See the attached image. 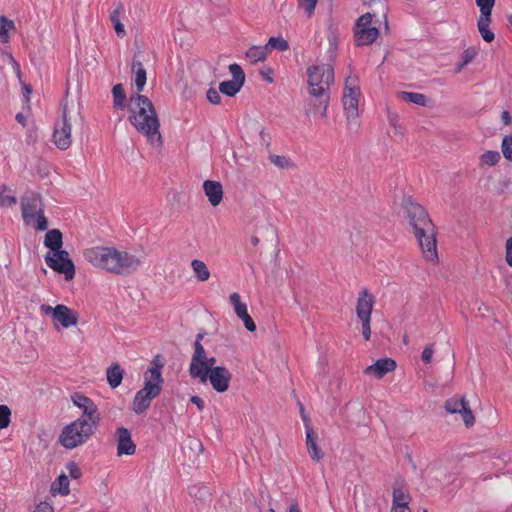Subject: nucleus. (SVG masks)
I'll list each match as a JSON object with an SVG mask.
<instances>
[{
    "instance_id": "f257e3e1",
    "label": "nucleus",
    "mask_w": 512,
    "mask_h": 512,
    "mask_svg": "<svg viewBox=\"0 0 512 512\" xmlns=\"http://www.w3.org/2000/svg\"><path fill=\"white\" fill-rule=\"evenodd\" d=\"M129 122L148 142L161 148L163 138L160 133V120L152 101L144 95L135 94L130 97Z\"/></svg>"
},
{
    "instance_id": "f03ea898",
    "label": "nucleus",
    "mask_w": 512,
    "mask_h": 512,
    "mask_svg": "<svg viewBox=\"0 0 512 512\" xmlns=\"http://www.w3.org/2000/svg\"><path fill=\"white\" fill-rule=\"evenodd\" d=\"M405 213L425 259L427 261H436L438 259L437 231L428 212L421 205L410 202L405 206Z\"/></svg>"
},
{
    "instance_id": "7ed1b4c3",
    "label": "nucleus",
    "mask_w": 512,
    "mask_h": 512,
    "mask_svg": "<svg viewBox=\"0 0 512 512\" xmlns=\"http://www.w3.org/2000/svg\"><path fill=\"white\" fill-rule=\"evenodd\" d=\"M85 259L95 267L117 275L129 274L141 264L139 258L114 247H92L84 251Z\"/></svg>"
},
{
    "instance_id": "20e7f679",
    "label": "nucleus",
    "mask_w": 512,
    "mask_h": 512,
    "mask_svg": "<svg viewBox=\"0 0 512 512\" xmlns=\"http://www.w3.org/2000/svg\"><path fill=\"white\" fill-rule=\"evenodd\" d=\"M45 247L49 248L53 254L48 252L45 255V262L49 268L59 274H63L67 281L75 276V265L69 257L66 250H62L63 234L59 229H51L46 232L44 238Z\"/></svg>"
},
{
    "instance_id": "39448f33",
    "label": "nucleus",
    "mask_w": 512,
    "mask_h": 512,
    "mask_svg": "<svg viewBox=\"0 0 512 512\" xmlns=\"http://www.w3.org/2000/svg\"><path fill=\"white\" fill-rule=\"evenodd\" d=\"M45 203L40 193L27 191L21 198V214L24 223L36 231H45L48 228V219L45 216Z\"/></svg>"
},
{
    "instance_id": "423d86ee",
    "label": "nucleus",
    "mask_w": 512,
    "mask_h": 512,
    "mask_svg": "<svg viewBox=\"0 0 512 512\" xmlns=\"http://www.w3.org/2000/svg\"><path fill=\"white\" fill-rule=\"evenodd\" d=\"M98 430V427L92 426L84 419H76L64 426L59 437L58 443L69 450L85 444Z\"/></svg>"
},
{
    "instance_id": "0eeeda50",
    "label": "nucleus",
    "mask_w": 512,
    "mask_h": 512,
    "mask_svg": "<svg viewBox=\"0 0 512 512\" xmlns=\"http://www.w3.org/2000/svg\"><path fill=\"white\" fill-rule=\"evenodd\" d=\"M356 84V78L347 77L342 98L349 129H357L359 126L357 119L360 89Z\"/></svg>"
},
{
    "instance_id": "6e6552de",
    "label": "nucleus",
    "mask_w": 512,
    "mask_h": 512,
    "mask_svg": "<svg viewBox=\"0 0 512 512\" xmlns=\"http://www.w3.org/2000/svg\"><path fill=\"white\" fill-rule=\"evenodd\" d=\"M375 15V12H367L357 19L354 27V41L356 46H368L377 40L379 30L377 27L371 25Z\"/></svg>"
},
{
    "instance_id": "1a4fd4ad",
    "label": "nucleus",
    "mask_w": 512,
    "mask_h": 512,
    "mask_svg": "<svg viewBox=\"0 0 512 512\" xmlns=\"http://www.w3.org/2000/svg\"><path fill=\"white\" fill-rule=\"evenodd\" d=\"M308 75V93L313 89H324L327 94H330V87L334 83V70L329 64L320 66H311L307 69Z\"/></svg>"
},
{
    "instance_id": "9d476101",
    "label": "nucleus",
    "mask_w": 512,
    "mask_h": 512,
    "mask_svg": "<svg viewBox=\"0 0 512 512\" xmlns=\"http://www.w3.org/2000/svg\"><path fill=\"white\" fill-rule=\"evenodd\" d=\"M40 310L45 315H50L53 324L57 330L62 328H69L78 323V314L69 307L63 304H58L52 307L47 304H42Z\"/></svg>"
},
{
    "instance_id": "9b49d317",
    "label": "nucleus",
    "mask_w": 512,
    "mask_h": 512,
    "mask_svg": "<svg viewBox=\"0 0 512 512\" xmlns=\"http://www.w3.org/2000/svg\"><path fill=\"white\" fill-rule=\"evenodd\" d=\"M72 116L70 115L67 104L62 106V116L54 124L52 141L60 150H67L72 144L71 138Z\"/></svg>"
},
{
    "instance_id": "f8f14e48",
    "label": "nucleus",
    "mask_w": 512,
    "mask_h": 512,
    "mask_svg": "<svg viewBox=\"0 0 512 512\" xmlns=\"http://www.w3.org/2000/svg\"><path fill=\"white\" fill-rule=\"evenodd\" d=\"M71 401L74 406L82 410V414L78 419H84L92 426L99 427L101 414L94 401L81 392H74L71 395Z\"/></svg>"
},
{
    "instance_id": "ddd939ff",
    "label": "nucleus",
    "mask_w": 512,
    "mask_h": 512,
    "mask_svg": "<svg viewBox=\"0 0 512 512\" xmlns=\"http://www.w3.org/2000/svg\"><path fill=\"white\" fill-rule=\"evenodd\" d=\"M444 409L450 414H459L467 428L474 426L476 419L469 402L464 396L455 395L447 399L444 403Z\"/></svg>"
},
{
    "instance_id": "4468645a",
    "label": "nucleus",
    "mask_w": 512,
    "mask_h": 512,
    "mask_svg": "<svg viewBox=\"0 0 512 512\" xmlns=\"http://www.w3.org/2000/svg\"><path fill=\"white\" fill-rule=\"evenodd\" d=\"M160 388L156 385L144 383V387L136 392L133 400V411L136 414L144 413L151 405V401L160 395Z\"/></svg>"
},
{
    "instance_id": "2eb2a0df",
    "label": "nucleus",
    "mask_w": 512,
    "mask_h": 512,
    "mask_svg": "<svg viewBox=\"0 0 512 512\" xmlns=\"http://www.w3.org/2000/svg\"><path fill=\"white\" fill-rule=\"evenodd\" d=\"M315 91L316 90L313 89L311 93H309L311 99L308 102L305 114L307 116L310 114H319L322 118H326L330 94H327L324 89H317V92Z\"/></svg>"
},
{
    "instance_id": "dca6fc26",
    "label": "nucleus",
    "mask_w": 512,
    "mask_h": 512,
    "mask_svg": "<svg viewBox=\"0 0 512 512\" xmlns=\"http://www.w3.org/2000/svg\"><path fill=\"white\" fill-rule=\"evenodd\" d=\"M229 301L233 307L234 313L243 321L245 328L250 332H254L256 325L248 313L247 304L242 301L241 296L238 293H232L229 296Z\"/></svg>"
},
{
    "instance_id": "f3484780",
    "label": "nucleus",
    "mask_w": 512,
    "mask_h": 512,
    "mask_svg": "<svg viewBox=\"0 0 512 512\" xmlns=\"http://www.w3.org/2000/svg\"><path fill=\"white\" fill-rule=\"evenodd\" d=\"M375 302V297L366 288L359 292L356 304V314L360 321L371 320V314Z\"/></svg>"
},
{
    "instance_id": "a211bd4d",
    "label": "nucleus",
    "mask_w": 512,
    "mask_h": 512,
    "mask_svg": "<svg viewBox=\"0 0 512 512\" xmlns=\"http://www.w3.org/2000/svg\"><path fill=\"white\" fill-rule=\"evenodd\" d=\"M115 434L117 436V455H134L136 452V444L132 440L130 430L126 427H118Z\"/></svg>"
},
{
    "instance_id": "6ab92c4d",
    "label": "nucleus",
    "mask_w": 512,
    "mask_h": 512,
    "mask_svg": "<svg viewBox=\"0 0 512 512\" xmlns=\"http://www.w3.org/2000/svg\"><path fill=\"white\" fill-rule=\"evenodd\" d=\"M206 355L207 354H193L189 368L190 376L194 379H199L202 383L207 382V375L213 368L207 363Z\"/></svg>"
},
{
    "instance_id": "aec40b11",
    "label": "nucleus",
    "mask_w": 512,
    "mask_h": 512,
    "mask_svg": "<svg viewBox=\"0 0 512 512\" xmlns=\"http://www.w3.org/2000/svg\"><path fill=\"white\" fill-rule=\"evenodd\" d=\"M228 70L232 79L226 81V96L233 97L243 87L246 76L241 66L236 63L229 65Z\"/></svg>"
},
{
    "instance_id": "412c9836",
    "label": "nucleus",
    "mask_w": 512,
    "mask_h": 512,
    "mask_svg": "<svg viewBox=\"0 0 512 512\" xmlns=\"http://www.w3.org/2000/svg\"><path fill=\"white\" fill-rule=\"evenodd\" d=\"M396 367L397 364L394 359L385 357L366 367L364 373L382 379L387 373L394 371Z\"/></svg>"
},
{
    "instance_id": "4be33fe9",
    "label": "nucleus",
    "mask_w": 512,
    "mask_h": 512,
    "mask_svg": "<svg viewBox=\"0 0 512 512\" xmlns=\"http://www.w3.org/2000/svg\"><path fill=\"white\" fill-rule=\"evenodd\" d=\"M318 435L311 425H307L306 448L311 459L319 462L323 459L324 453L317 443Z\"/></svg>"
},
{
    "instance_id": "5701e85b",
    "label": "nucleus",
    "mask_w": 512,
    "mask_h": 512,
    "mask_svg": "<svg viewBox=\"0 0 512 512\" xmlns=\"http://www.w3.org/2000/svg\"><path fill=\"white\" fill-rule=\"evenodd\" d=\"M164 366L163 361L160 359V354H156L151 361V366L148 368L147 373H150V377H145V383L156 385L162 391V384L164 382L161 370Z\"/></svg>"
},
{
    "instance_id": "b1692460",
    "label": "nucleus",
    "mask_w": 512,
    "mask_h": 512,
    "mask_svg": "<svg viewBox=\"0 0 512 512\" xmlns=\"http://www.w3.org/2000/svg\"><path fill=\"white\" fill-rule=\"evenodd\" d=\"M203 189L212 206H217L221 203L224 192L220 182L206 180L203 183Z\"/></svg>"
},
{
    "instance_id": "393cba45",
    "label": "nucleus",
    "mask_w": 512,
    "mask_h": 512,
    "mask_svg": "<svg viewBox=\"0 0 512 512\" xmlns=\"http://www.w3.org/2000/svg\"><path fill=\"white\" fill-rule=\"evenodd\" d=\"M124 12V5L122 2H118L114 10L110 12L109 19L113 24V28L115 30L116 35L119 38H124L126 36V31L123 24L120 21V17Z\"/></svg>"
},
{
    "instance_id": "a878e982",
    "label": "nucleus",
    "mask_w": 512,
    "mask_h": 512,
    "mask_svg": "<svg viewBox=\"0 0 512 512\" xmlns=\"http://www.w3.org/2000/svg\"><path fill=\"white\" fill-rule=\"evenodd\" d=\"M208 379L216 391L224 392V366L213 367L207 375Z\"/></svg>"
},
{
    "instance_id": "bb28decb",
    "label": "nucleus",
    "mask_w": 512,
    "mask_h": 512,
    "mask_svg": "<svg viewBox=\"0 0 512 512\" xmlns=\"http://www.w3.org/2000/svg\"><path fill=\"white\" fill-rule=\"evenodd\" d=\"M491 21V15H480L477 21L478 31L483 40L488 43L492 42L495 38L494 33L489 29Z\"/></svg>"
},
{
    "instance_id": "cd10ccee",
    "label": "nucleus",
    "mask_w": 512,
    "mask_h": 512,
    "mask_svg": "<svg viewBox=\"0 0 512 512\" xmlns=\"http://www.w3.org/2000/svg\"><path fill=\"white\" fill-rule=\"evenodd\" d=\"M124 370L120 367L118 363H113L110 367H108L106 376L108 384L111 388H117L123 379Z\"/></svg>"
},
{
    "instance_id": "c85d7f7f",
    "label": "nucleus",
    "mask_w": 512,
    "mask_h": 512,
    "mask_svg": "<svg viewBox=\"0 0 512 512\" xmlns=\"http://www.w3.org/2000/svg\"><path fill=\"white\" fill-rule=\"evenodd\" d=\"M213 340L214 334H209L206 331L199 332L194 341V352H205V347L213 348L211 344Z\"/></svg>"
},
{
    "instance_id": "c756f323",
    "label": "nucleus",
    "mask_w": 512,
    "mask_h": 512,
    "mask_svg": "<svg viewBox=\"0 0 512 512\" xmlns=\"http://www.w3.org/2000/svg\"><path fill=\"white\" fill-rule=\"evenodd\" d=\"M132 70L136 74L135 85L138 92L137 94H140L143 91L144 86L146 84V70L140 61L132 62Z\"/></svg>"
},
{
    "instance_id": "7c9ffc66",
    "label": "nucleus",
    "mask_w": 512,
    "mask_h": 512,
    "mask_svg": "<svg viewBox=\"0 0 512 512\" xmlns=\"http://www.w3.org/2000/svg\"><path fill=\"white\" fill-rule=\"evenodd\" d=\"M191 267L198 281L204 282L209 279L210 272L203 261L194 259L191 262Z\"/></svg>"
},
{
    "instance_id": "2f4dec72",
    "label": "nucleus",
    "mask_w": 512,
    "mask_h": 512,
    "mask_svg": "<svg viewBox=\"0 0 512 512\" xmlns=\"http://www.w3.org/2000/svg\"><path fill=\"white\" fill-rule=\"evenodd\" d=\"M268 46H253L249 48L246 52V57L251 61V63H257L259 61H264L267 57Z\"/></svg>"
},
{
    "instance_id": "473e14b6",
    "label": "nucleus",
    "mask_w": 512,
    "mask_h": 512,
    "mask_svg": "<svg viewBox=\"0 0 512 512\" xmlns=\"http://www.w3.org/2000/svg\"><path fill=\"white\" fill-rule=\"evenodd\" d=\"M113 104L115 109L123 110L125 108L126 94L122 84H116L112 89Z\"/></svg>"
},
{
    "instance_id": "72a5a7b5",
    "label": "nucleus",
    "mask_w": 512,
    "mask_h": 512,
    "mask_svg": "<svg viewBox=\"0 0 512 512\" xmlns=\"http://www.w3.org/2000/svg\"><path fill=\"white\" fill-rule=\"evenodd\" d=\"M399 97L406 102L427 106V97L421 93L402 91L399 93Z\"/></svg>"
},
{
    "instance_id": "f704fd0d",
    "label": "nucleus",
    "mask_w": 512,
    "mask_h": 512,
    "mask_svg": "<svg viewBox=\"0 0 512 512\" xmlns=\"http://www.w3.org/2000/svg\"><path fill=\"white\" fill-rule=\"evenodd\" d=\"M15 28V24L12 20L5 16H0V42L7 43L9 41V30Z\"/></svg>"
},
{
    "instance_id": "c9c22d12",
    "label": "nucleus",
    "mask_w": 512,
    "mask_h": 512,
    "mask_svg": "<svg viewBox=\"0 0 512 512\" xmlns=\"http://www.w3.org/2000/svg\"><path fill=\"white\" fill-rule=\"evenodd\" d=\"M269 161L280 169H290L294 167L293 161L284 155H269Z\"/></svg>"
},
{
    "instance_id": "e433bc0d",
    "label": "nucleus",
    "mask_w": 512,
    "mask_h": 512,
    "mask_svg": "<svg viewBox=\"0 0 512 512\" xmlns=\"http://www.w3.org/2000/svg\"><path fill=\"white\" fill-rule=\"evenodd\" d=\"M6 192H10V188L5 185H0V206L1 207H12L17 203V199L14 195H4Z\"/></svg>"
},
{
    "instance_id": "4c0bfd02",
    "label": "nucleus",
    "mask_w": 512,
    "mask_h": 512,
    "mask_svg": "<svg viewBox=\"0 0 512 512\" xmlns=\"http://www.w3.org/2000/svg\"><path fill=\"white\" fill-rule=\"evenodd\" d=\"M501 159L500 153L498 151H487L480 156L481 165L494 166Z\"/></svg>"
},
{
    "instance_id": "58836bf2",
    "label": "nucleus",
    "mask_w": 512,
    "mask_h": 512,
    "mask_svg": "<svg viewBox=\"0 0 512 512\" xmlns=\"http://www.w3.org/2000/svg\"><path fill=\"white\" fill-rule=\"evenodd\" d=\"M409 495L402 488L393 489V505L408 506Z\"/></svg>"
},
{
    "instance_id": "ea45409f",
    "label": "nucleus",
    "mask_w": 512,
    "mask_h": 512,
    "mask_svg": "<svg viewBox=\"0 0 512 512\" xmlns=\"http://www.w3.org/2000/svg\"><path fill=\"white\" fill-rule=\"evenodd\" d=\"M188 493L191 497H195L199 500H204L209 496L208 488L204 485H191L188 487Z\"/></svg>"
},
{
    "instance_id": "a19ab883",
    "label": "nucleus",
    "mask_w": 512,
    "mask_h": 512,
    "mask_svg": "<svg viewBox=\"0 0 512 512\" xmlns=\"http://www.w3.org/2000/svg\"><path fill=\"white\" fill-rule=\"evenodd\" d=\"M265 46H268V50L270 48L277 49L279 51H286L289 49L288 42L282 37H270Z\"/></svg>"
},
{
    "instance_id": "79ce46f5",
    "label": "nucleus",
    "mask_w": 512,
    "mask_h": 512,
    "mask_svg": "<svg viewBox=\"0 0 512 512\" xmlns=\"http://www.w3.org/2000/svg\"><path fill=\"white\" fill-rule=\"evenodd\" d=\"M501 151L505 159L512 162V136L506 135L502 139Z\"/></svg>"
},
{
    "instance_id": "37998d69",
    "label": "nucleus",
    "mask_w": 512,
    "mask_h": 512,
    "mask_svg": "<svg viewBox=\"0 0 512 512\" xmlns=\"http://www.w3.org/2000/svg\"><path fill=\"white\" fill-rule=\"evenodd\" d=\"M11 422V410L7 405H0V429H5Z\"/></svg>"
},
{
    "instance_id": "c03bdc74",
    "label": "nucleus",
    "mask_w": 512,
    "mask_h": 512,
    "mask_svg": "<svg viewBox=\"0 0 512 512\" xmlns=\"http://www.w3.org/2000/svg\"><path fill=\"white\" fill-rule=\"evenodd\" d=\"M495 0H476V5L480 9V15H491Z\"/></svg>"
},
{
    "instance_id": "a18cd8bd",
    "label": "nucleus",
    "mask_w": 512,
    "mask_h": 512,
    "mask_svg": "<svg viewBox=\"0 0 512 512\" xmlns=\"http://www.w3.org/2000/svg\"><path fill=\"white\" fill-rule=\"evenodd\" d=\"M56 481L59 484V488H58L59 493L61 495H68L70 492L68 477L65 474H61L60 476H58Z\"/></svg>"
},
{
    "instance_id": "49530a36",
    "label": "nucleus",
    "mask_w": 512,
    "mask_h": 512,
    "mask_svg": "<svg viewBox=\"0 0 512 512\" xmlns=\"http://www.w3.org/2000/svg\"><path fill=\"white\" fill-rule=\"evenodd\" d=\"M477 52L474 48H468L463 52L462 59L463 62L458 66V71H460L464 66H466L468 63H470L474 57L476 56Z\"/></svg>"
},
{
    "instance_id": "de8ad7c7",
    "label": "nucleus",
    "mask_w": 512,
    "mask_h": 512,
    "mask_svg": "<svg viewBox=\"0 0 512 512\" xmlns=\"http://www.w3.org/2000/svg\"><path fill=\"white\" fill-rule=\"evenodd\" d=\"M318 0H298V4L305 10L307 15L310 17L315 10Z\"/></svg>"
},
{
    "instance_id": "09e8293b",
    "label": "nucleus",
    "mask_w": 512,
    "mask_h": 512,
    "mask_svg": "<svg viewBox=\"0 0 512 512\" xmlns=\"http://www.w3.org/2000/svg\"><path fill=\"white\" fill-rule=\"evenodd\" d=\"M66 469L69 472V476L73 479H78L82 475L80 468L78 467L77 463H75L74 461L68 462L66 465Z\"/></svg>"
},
{
    "instance_id": "8fccbe9b",
    "label": "nucleus",
    "mask_w": 512,
    "mask_h": 512,
    "mask_svg": "<svg viewBox=\"0 0 512 512\" xmlns=\"http://www.w3.org/2000/svg\"><path fill=\"white\" fill-rule=\"evenodd\" d=\"M207 99L212 103V104H219L221 102V97H220V94L219 92L214 89L213 87H211L208 91H207Z\"/></svg>"
},
{
    "instance_id": "3c124183",
    "label": "nucleus",
    "mask_w": 512,
    "mask_h": 512,
    "mask_svg": "<svg viewBox=\"0 0 512 512\" xmlns=\"http://www.w3.org/2000/svg\"><path fill=\"white\" fill-rule=\"evenodd\" d=\"M364 5H371L375 3L378 5L379 10L384 13V16L386 17V11H387V2L386 0H362Z\"/></svg>"
},
{
    "instance_id": "603ef678",
    "label": "nucleus",
    "mask_w": 512,
    "mask_h": 512,
    "mask_svg": "<svg viewBox=\"0 0 512 512\" xmlns=\"http://www.w3.org/2000/svg\"><path fill=\"white\" fill-rule=\"evenodd\" d=\"M371 320H361L362 324V334L365 340H369L371 337V327H370Z\"/></svg>"
},
{
    "instance_id": "864d4df0",
    "label": "nucleus",
    "mask_w": 512,
    "mask_h": 512,
    "mask_svg": "<svg viewBox=\"0 0 512 512\" xmlns=\"http://www.w3.org/2000/svg\"><path fill=\"white\" fill-rule=\"evenodd\" d=\"M506 262L512 267V237L506 241Z\"/></svg>"
},
{
    "instance_id": "5fc2aeb1",
    "label": "nucleus",
    "mask_w": 512,
    "mask_h": 512,
    "mask_svg": "<svg viewBox=\"0 0 512 512\" xmlns=\"http://www.w3.org/2000/svg\"><path fill=\"white\" fill-rule=\"evenodd\" d=\"M34 512H54L53 507L46 501L36 505Z\"/></svg>"
},
{
    "instance_id": "6e6d98bb",
    "label": "nucleus",
    "mask_w": 512,
    "mask_h": 512,
    "mask_svg": "<svg viewBox=\"0 0 512 512\" xmlns=\"http://www.w3.org/2000/svg\"><path fill=\"white\" fill-rule=\"evenodd\" d=\"M190 401L198 407L199 411L203 410V408H204V401H203V399L201 397H199V396H192Z\"/></svg>"
},
{
    "instance_id": "4d7b16f0",
    "label": "nucleus",
    "mask_w": 512,
    "mask_h": 512,
    "mask_svg": "<svg viewBox=\"0 0 512 512\" xmlns=\"http://www.w3.org/2000/svg\"><path fill=\"white\" fill-rule=\"evenodd\" d=\"M501 120L504 123V125H510L512 123V117L509 111L505 110L501 113Z\"/></svg>"
},
{
    "instance_id": "13d9d810",
    "label": "nucleus",
    "mask_w": 512,
    "mask_h": 512,
    "mask_svg": "<svg viewBox=\"0 0 512 512\" xmlns=\"http://www.w3.org/2000/svg\"><path fill=\"white\" fill-rule=\"evenodd\" d=\"M391 512H411L408 506L392 505Z\"/></svg>"
},
{
    "instance_id": "bf43d9fd",
    "label": "nucleus",
    "mask_w": 512,
    "mask_h": 512,
    "mask_svg": "<svg viewBox=\"0 0 512 512\" xmlns=\"http://www.w3.org/2000/svg\"><path fill=\"white\" fill-rule=\"evenodd\" d=\"M15 119L21 125L26 126V117L22 113L16 114Z\"/></svg>"
},
{
    "instance_id": "052dcab7",
    "label": "nucleus",
    "mask_w": 512,
    "mask_h": 512,
    "mask_svg": "<svg viewBox=\"0 0 512 512\" xmlns=\"http://www.w3.org/2000/svg\"><path fill=\"white\" fill-rule=\"evenodd\" d=\"M433 354H422V360L424 363L428 364L432 361Z\"/></svg>"
},
{
    "instance_id": "680f3d73",
    "label": "nucleus",
    "mask_w": 512,
    "mask_h": 512,
    "mask_svg": "<svg viewBox=\"0 0 512 512\" xmlns=\"http://www.w3.org/2000/svg\"><path fill=\"white\" fill-rule=\"evenodd\" d=\"M9 58H10V62L13 64V66L19 72L20 71V66H19L18 62L15 60V58L12 55H10Z\"/></svg>"
},
{
    "instance_id": "e2e57ef3",
    "label": "nucleus",
    "mask_w": 512,
    "mask_h": 512,
    "mask_svg": "<svg viewBox=\"0 0 512 512\" xmlns=\"http://www.w3.org/2000/svg\"><path fill=\"white\" fill-rule=\"evenodd\" d=\"M301 416H302V420H303L304 425H305V429L307 430V425H311V424H310V419L307 417V415H306V414H303V415H301Z\"/></svg>"
},
{
    "instance_id": "0e129e2a",
    "label": "nucleus",
    "mask_w": 512,
    "mask_h": 512,
    "mask_svg": "<svg viewBox=\"0 0 512 512\" xmlns=\"http://www.w3.org/2000/svg\"><path fill=\"white\" fill-rule=\"evenodd\" d=\"M289 512H301V510L299 509L297 503H294L291 505Z\"/></svg>"
},
{
    "instance_id": "69168bd1",
    "label": "nucleus",
    "mask_w": 512,
    "mask_h": 512,
    "mask_svg": "<svg viewBox=\"0 0 512 512\" xmlns=\"http://www.w3.org/2000/svg\"><path fill=\"white\" fill-rule=\"evenodd\" d=\"M433 350L434 349H433L432 345H426L422 352L428 353V352H433Z\"/></svg>"
},
{
    "instance_id": "338daca9",
    "label": "nucleus",
    "mask_w": 512,
    "mask_h": 512,
    "mask_svg": "<svg viewBox=\"0 0 512 512\" xmlns=\"http://www.w3.org/2000/svg\"><path fill=\"white\" fill-rule=\"evenodd\" d=\"M207 363L210 367H213V365L216 363V359L214 357L207 358Z\"/></svg>"
},
{
    "instance_id": "774afa93",
    "label": "nucleus",
    "mask_w": 512,
    "mask_h": 512,
    "mask_svg": "<svg viewBox=\"0 0 512 512\" xmlns=\"http://www.w3.org/2000/svg\"><path fill=\"white\" fill-rule=\"evenodd\" d=\"M251 243L256 246L259 243V239L256 236H252Z\"/></svg>"
}]
</instances>
